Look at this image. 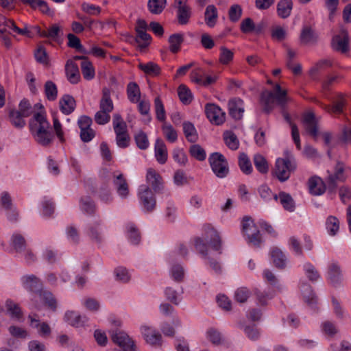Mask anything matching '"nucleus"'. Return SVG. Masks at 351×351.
<instances>
[{"label":"nucleus","instance_id":"1","mask_svg":"<svg viewBox=\"0 0 351 351\" xmlns=\"http://www.w3.org/2000/svg\"><path fill=\"white\" fill-rule=\"evenodd\" d=\"M29 129L35 141L38 144L47 147L52 143L54 136L43 110L34 114L29 121Z\"/></svg>","mask_w":351,"mask_h":351},{"label":"nucleus","instance_id":"2","mask_svg":"<svg viewBox=\"0 0 351 351\" xmlns=\"http://www.w3.org/2000/svg\"><path fill=\"white\" fill-rule=\"evenodd\" d=\"M288 100L287 90L282 89L278 84L274 86L273 91L265 90L261 95L263 110L266 113H269L274 108L276 104L284 108Z\"/></svg>","mask_w":351,"mask_h":351},{"label":"nucleus","instance_id":"3","mask_svg":"<svg viewBox=\"0 0 351 351\" xmlns=\"http://www.w3.org/2000/svg\"><path fill=\"white\" fill-rule=\"evenodd\" d=\"M296 167L293 154L289 151H285L284 158H279L276 160L272 173L280 182H283L289 180Z\"/></svg>","mask_w":351,"mask_h":351},{"label":"nucleus","instance_id":"4","mask_svg":"<svg viewBox=\"0 0 351 351\" xmlns=\"http://www.w3.org/2000/svg\"><path fill=\"white\" fill-rule=\"evenodd\" d=\"M242 230L247 243L255 247H260L263 241L261 234L251 217H243L242 221Z\"/></svg>","mask_w":351,"mask_h":351},{"label":"nucleus","instance_id":"5","mask_svg":"<svg viewBox=\"0 0 351 351\" xmlns=\"http://www.w3.org/2000/svg\"><path fill=\"white\" fill-rule=\"evenodd\" d=\"M214 173L219 178H225L229 173L228 164L226 158L219 152L210 154L208 158Z\"/></svg>","mask_w":351,"mask_h":351},{"label":"nucleus","instance_id":"6","mask_svg":"<svg viewBox=\"0 0 351 351\" xmlns=\"http://www.w3.org/2000/svg\"><path fill=\"white\" fill-rule=\"evenodd\" d=\"M32 306L36 310L42 308L41 302H43L48 308L55 311L57 308V301L53 294L47 290H41L34 295L32 299Z\"/></svg>","mask_w":351,"mask_h":351},{"label":"nucleus","instance_id":"7","mask_svg":"<svg viewBox=\"0 0 351 351\" xmlns=\"http://www.w3.org/2000/svg\"><path fill=\"white\" fill-rule=\"evenodd\" d=\"M203 238L215 251L221 253V239L218 232L209 223L204 224L202 227Z\"/></svg>","mask_w":351,"mask_h":351},{"label":"nucleus","instance_id":"8","mask_svg":"<svg viewBox=\"0 0 351 351\" xmlns=\"http://www.w3.org/2000/svg\"><path fill=\"white\" fill-rule=\"evenodd\" d=\"M111 338L113 342L121 347L123 351H135L134 341L126 332L116 330L112 333Z\"/></svg>","mask_w":351,"mask_h":351},{"label":"nucleus","instance_id":"9","mask_svg":"<svg viewBox=\"0 0 351 351\" xmlns=\"http://www.w3.org/2000/svg\"><path fill=\"white\" fill-rule=\"evenodd\" d=\"M138 197L145 211L152 212L154 210L156 202L154 193L149 186H141L138 192Z\"/></svg>","mask_w":351,"mask_h":351},{"label":"nucleus","instance_id":"10","mask_svg":"<svg viewBox=\"0 0 351 351\" xmlns=\"http://www.w3.org/2000/svg\"><path fill=\"white\" fill-rule=\"evenodd\" d=\"M332 47L334 50L342 54L350 51V38L348 32L343 29L339 34L335 35L332 39Z\"/></svg>","mask_w":351,"mask_h":351},{"label":"nucleus","instance_id":"11","mask_svg":"<svg viewBox=\"0 0 351 351\" xmlns=\"http://www.w3.org/2000/svg\"><path fill=\"white\" fill-rule=\"evenodd\" d=\"M205 112L209 121L215 125L222 124L226 119V114L215 104H208L205 106Z\"/></svg>","mask_w":351,"mask_h":351},{"label":"nucleus","instance_id":"12","mask_svg":"<svg viewBox=\"0 0 351 351\" xmlns=\"http://www.w3.org/2000/svg\"><path fill=\"white\" fill-rule=\"evenodd\" d=\"M141 330L147 343L153 346H160L162 345V335L158 331L147 326H143Z\"/></svg>","mask_w":351,"mask_h":351},{"label":"nucleus","instance_id":"13","mask_svg":"<svg viewBox=\"0 0 351 351\" xmlns=\"http://www.w3.org/2000/svg\"><path fill=\"white\" fill-rule=\"evenodd\" d=\"M302 123L307 133L315 140H317L321 134L318 130L317 123L315 117L312 112H307L304 115Z\"/></svg>","mask_w":351,"mask_h":351},{"label":"nucleus","instance_id":"14","mask_svg":"<svg viewBox=\"0 0 351 351\" xmlns=\"http://www.w3.org/2000/svg\"><path fill=\"white\" fill-rule=\"evenodd\" d=\"M101 226V220H98L93 223H89L87 226L86 230V234L89 237L90 241L98 245H100L104 240Z\"/></svg>","mask_w":351,"mask_h":351},{"label":"nucleus","instance_id":"15","mask_svg":"<svg viewBox=\"0 0 351 351\" xmlns=\"http://www.w3.org/2000/svg\"><path fill=\"white\" fill-rule=\"evenodd\" d=\"M178 23L181 25H187L192 16V10L188 4H175Z\"/></svg>","mask_w":351,"mask_h":351},{"label":"nucleus","instance_id":"16","mask_svg":"<svg viewBox=\"0 0 351 351\" xmlns=\"http://www.w3.org/2000/svg\"><path fill=\"white\" fill-rule=\"evenodd\" d=\"M230 115L235 120H240L244 112L243 101L240 98H234L228 102Z\"/></svg>","mask_w":351,"mask_h":351},{"label":"nucleus","instance_id":"17","mask_svg":"<svg viewBox=\"0 0 351 351\" xmlns=\"http://www.w3.org/2000/svg\"><path fill=\"white\" fill-rule=\"evenodd\" d=\"M23 285L25 289L34 293H39L42 289L40 280L34 275L25 276L22 278Z\"/></svg>","mask_w":351,"mask_h":351},{"label":"nucleus","instance_id":"18","mask_svg":"<svg viewBox=\"0 0 351 351\" xmlns=\"http://www.w3.org/2000/svg\"><path fill=\"white\" fill-rule=\"evenodd\" d=\"M343 280V271L337 262L330 263V287H339Z\"/></svg>","mask_w":351,"mask_h":351},{"label":"nucleus","instance_id":"19","mask_svg":"<svg viewBox=\"0 0 351 351\" xmlns=\"http://www.w3.org/2000/svg\"><path fill=\"white\" fill-rule=\"evenodd\" d=\"M113 183L119 195L123 198H126L129 195V186L123 175L121 173L118 175L114 173Z\"/></svg>","mask_w":351,"mask_h":351},{"label":"nucleus","instance_id":"20","mask_svg":"<svg viewBox=\"0 0 351 351\" xmlns=\"http://www.w3.org/2000/svg\"><path fill=\"white\" fill-rule=\"evenodd\" d=\"M155 157L160 164H165L168 158L167 146L162 139L158 138L154 145Z\"/></svg>","mask_w":351,"mask_h":351},{"label":"nucleus","instance_id":"21","mask_svg":"<svg viewBox=\"0 0 351 351\" xmlns=\"http://www.w3.org/2000/svg\"><path fill=\"white\" fill-rule=\"evenodd\" d=\"M65 71L66 77L71 84H77L80 82V74L78 66L73 61L69 60L66 62Z\"/></svg>","mask_w":351,"mask_h":351},{"label":"nucleus","instance_id":"22","mask_svg":"<svg viewBox=\"0 0 351 351\" xmlns=\"http://www.w3.org/2000/svg\"><path fill=\"white\" fill-rule=\"evenodd\" d=\"M308 184L309 192L313 195H320L326 191V186L323 180L317 176L311 178Z\"/></svg>","mask_w":351,"mask_h":351},{"label":"nucleus","instance_id":"23","mask_svg":"<svg viewBox=\"0 0 351 351\" xmlns=\"http://www.w3.org/2000/svg\"><path fill=\"white\" fill-rule=\"evenodd\" d=\"M270 256L276 267L280 269L285 268L287 259L280 249L277 247H273L271 250Z\"/></svg>","mask_w":351,"mask_h":351},{"label":"nucleus","instance_id":"24","mask_svg":"<svg viewBox=\"0 0 351 351\" xmlns=\"http://www.w3.org/2000/svg\"><path fill=\"white\" fill-rule=\"evenodd\" d=\"M345 165L341 162H337L334 167V172L330 175V189L335 186L336 182H345L347 176L345 174Z\"/></svg>","mask_w":351,"mask_h":351},{"label":"nucleus","instance_id":"25","mask_svg":"<svg viewBox=\"0 0 351 351\" xmlns=\"http://www.w3.org/2000/svg\"><path fill=\"white\" fill-rule=\"evenodd\" d=\"M28 319L30 320V326L38 329V333L40 336L43 337L50 336L51 330L47 323H40L39 319H36L32 315H29Z\"/></svg>","mask_w":351,"mask_h":351},{"label":"nucleus","instance_id":"26","mask_svg":"<svg viewBox=\"0 0 351 351\" xmlns=\"http://www.w3.org/2000/svg\"><path fill=\"white\" fill-rule=\"evenodd\" d=\"M59 105L62 113L70 114L75 108V101L72 96L64 95L60 98Z\"/></svg>","mask_w":351,"mask_h":351},{"label":"nucleus","instance_id":"27","mask_svg":"<svg viewBox=\"0 0 351 351\" xmlns=\"http://www.w3.org/2000/svg\"><path fill=\"white\" fill-rule=\"evenodd\" d=\"M318 36L317 34L308 26L304 27L302 29L300 40L302 45H313L317 43Z\"/></svg>","mask_w":351,"mask_h":351},{"label":"nucleus","instance_id":"28","mask_svg":"<svg viewBox=\"0 0 351 351\" xmlns=\"http://www.w3.org/2000/svg\"><path fill=\"white\" fill-rule=\"evenodd\" d=\"M110 90L107 87L102 89V97L99 101V108L101 110L111 112L113 110L114 105L110 97Z\"/></svg>","mask_w":351,"mask_h":351},{"label":"nucleus","instance_id":"29","mask_svg":"<svg viewBox=\"0 0 351 351\" xmlns=\"http://www.w3.org/2000/svg\"><path fill=\"white\" fill-rule=\"evenodd\" d=\"M146 180L155 191L161 189L162 177L154 169L152 168L147 169Z\"/></svg>","mask_w":351,"mask_h":351},{"label":"nucleus","instance_id":"30","mask_svg":"<svg viewBox=\"0 0 351 351\" xmlns=\"http://www.w3.org/2000/svg\"><path fill=\"white\" fill-rule=\"evenodd\" d=\"M330 114H341L344 112L346 101L344 98L337 95L330 97Z\"/></svg>","mask_w":351,"mask_h":351},{"label":"nucleus","instance_id":"31","mask_svg":"<svg viewBox=\"0 0 351 351\" xmlns=\"http://www.w3.org/2000/svg\"><path fill=\"white\" fill-rule=\"evenodd\" d=\"M65 321L72 326L80 327L86 322V317H82L75 311H67L64 315Z\"/></svg>","mask_w":351,"mask_h":351},{"label":"nucleus","instance_id":"32","mask_svg":"<svg viewBox=\"0 0 351 351\" xmlns=\"http://www.w3.org/2000/svg\"><path fill=\"white\" fill-rule=\"evenodd\" d=\"M5 307L8 313L12 319L20 321L23 317V312L18 304L11 300H7L5 302Z\"/></svg>","mask_w":351,"mask_h":351},{"label":"nucleus","instance_id":"33","mask_svg":"<svg viewBox=\"0 0 351 351\" xmlns=\"http://www.w3.org/2000/svg\"><path fill=\"white\" fill-rule=\"evenodd\" d=\"M127 96L129 101L132 103H138L141 99V90L138 85L134 82H130L127 85Z\"/></svg>","mask_w":351,"mask_h":351},{"label":"nucleus","instance_id":"34","mask_svg":"<svg viewBox=\"0 0 351 351\" xmlns=\"http://www.w3.org/2000/svg\"><path fill=\"white\" fill-rule=\"evenodd\" d=\"M292 8L291 0H280L277 4L278 15L282 19H286L290 16Z\"/></svg>","mask_w":351,"mask_h":351},{"label":"nucleus","instance_id":"35","mask_svg":"<svg viewBox=\"0 0 351 351\" xmlns=\"http://www.w3.org/2000/svg\"><path fill=\"white\" fill-rule=\"evenodd\" d=\"M182 127L186 140L191 143L196 142L198 139V134L194 125L190 121H184Z\"/></svg>","mask_w":351,"mask_h":351},{"label":"nucleus","instance_id":"36","mask_svg":"<svg viewBox=\"0 0 351 351\" xmlns=\"http://www.w3.org/2000/svg\"><path fill=\"white\" fill-rule=\"evenodd\" d=\"M63 35L60 27L58 24H53L47 30H44L42 34L43 38H48L53 41L58 42Z\"/></svg>","mask_w":351,"mask_h":351},{"label":"nucleus","instance_id":"37","mask_svg":"<svg viewBox=\"0 0 351 351\" xmlns=\"http://www.w3.org/2000/svg\"><path fill=\"white\" fill-rule=\"evenodd\" d=\"M204 18L205 23L208 27H213L215 25L218 18V13L217 9L215 5H210L207 6L204 13Z\"/></svg>","mask_w":351,"mask_h":351},{"label":"nucleus","instance_id":"38","mask_svg":"<svg viewBox=\"0 0 351 351\" xmlns=\"http://www.w3.org/2000/svg\"><path fill=\"white\" fill-rule=\"evenodd\" d=\"M282 115H283L285 121L290 125V126L291 128V136H292L293 140L296 145L297 149L299 150L301 149V143H300L299 130H298L297 125L295 123H292L291 117L287 112L283 110Z\"/></svg>","mask_w":351,"mask_h":351},{"label":"nucleus","instance_id":"39","mask_svg":"<svg viewBox=\"0 0 351 351\" xmlns=\"http://www.w3.org/2000/svg\"><path fill=\"white\" fill-rule=\"evenodd\" d=\"M301 291L304 302L311 307H313L317 300L311 287L308 284H304L301 288Z\"/></svg>","mask_w":351,"mask_h":351},{"label":"nucleus","instance_id":"40","mask_svg":"<svg viewBox=\"0 0 351 351\" xmlns=\"http://www.w3.org/2000/svg\"><path fill=\"white\" fill-rule=\"evenodd\" d=\"M80 208L86 214L93 215L95 214L97 208L95 202L90 197H84L80 199Z\"/></svg>","mask_w":351,"mask_h":351},{"label":"nucleus","instance_id":"41","mask_svg":"<svg viewBox=\"0 0 351 351\" xmlns=\"http://www.w3.org/2000/svg\"><path fill=\"white\" fill-rule=\"evenodd\" d=\"M138 68L143 71L146 75L150 76H157L160 75L161 69L160 67L154 62H149L147 63H140Z\"/></svg>","mask_w":351,"mask_h":351},{"label":"nucleus","instance_id":"42","mask_svg":"<svg viewBox=\"0 0 351 351\" xmlns=\"http://www.w3.org/2000/svg\"><path fill=\"white\" fill-rule=\"evenodd\" d=\"M184 42L182 34H173L169 38V50L173 53H176L180 50L181 45Z\"/></svg>","mask_w":351,"mask_h":351},{"label":"nucleus","instance_id":"43","mask_svg":"<svg viewBox=\"0 0 351 351\" xmlns=\"http://www.w3.org/2000/svg\"><path fill=\"white\" fill-rule=\"evenodd\" d=\"M112 125L115 134L128 132L127 124L119 114L113 115Z\"/></svg>","mask_w":351,"mask_h":351},{"label":"nucleus","instance_id":"44","mask_svg":"<svg viewBox=\"0 0 351 351\" xmlns=\"http://www.w3.org/2000/svg\"><path fill=\"white\" fill-rule=\"evenodd\" d=\"M253 161L256 169L262 174H265L269 171V165L265 158L261 154H256L254 156Z\"/></svg>","mask_w":351,"mask_h":351},{"label":"nucleus","instance_id":"45","mask_svg":"<svg viewBox=\"0 0 351 351\" xmlns=\"http://www.w3.org/2000/svg\"><path fill=\"white\" fill-rule=\"evenodd\" d=\"M162 131L164 136L169 143H175L178 140V133L177 131L173 128V127L166 122H165L162 125Z\"/></svg>","mask_w":351,"mask_h":351},{"label":"nucleus","instance_id":"46","mask_svg":"<svg viewBox=\"0 0 351 351\" xmlns=\"http://www.w3.org/2000/svg\"><path fill=\"white\" fill-rule=\"evenodd\" d=\"M280 204L283 208L289 211H293L295 208V203L291 196L285 192H280L278 195Z\"/></svg>","mask_w":351,"mask_h":351},{"label":"nucleus","instance_id":"47","mask_svg":"<svg viewBox=\"0 0 351 351\" xmlns=\"http://www.w3.org/2000/svg\"><path fill=\"white\" fill-rule=\"evenodd\" d=\"M11 246L16 252H22L26 248V241L20 234H14L11 239Z\"/></svg>","mask_w":351,"mask_h":351},{"label":"nucleus","instance_id":"48","mask_svg":"<svg viewBox=\"0 0 351 351\" xmlns=\"http://www.w3.org/2000/svg\"><path fill=\"white\" fill-rule=\"evenodd\" d=\"M223 140L226 145L232 150H236L239 148V141L237 136L232 131H226L223 133Z\"/></svg>","mask_w":351,"mask_h":351},{"label":"nucleus","instance_id":"49","mask_svg":"<svg viewBox=\"0 0 351 351\" xmlns=\"http://www.w3.org/2000/svg\"><path fill=\"white\" fill-rule=\"evenodd\" d=\"M166 3V0H149L147 7L152 14H159L165 9Z\"/></svg>","mask_w":351,"mask_h":351},{"label":"nucleus","instance_id":"50","mask_svg":"<svg viewBox=\"0 0 351 351\" xmlns=\"http://www.w3.org/2000/svg\"><path fill=\"white\" fill-rule=\"evenodd\" d=\"M239 166L242 172L245 174L249 175L252 172L253 168L250 160L244 153H241L239 155Z\"/></svg>","mask_w":351,"mask_h":351},{"label":"nucleus","instance_id":"51","mask_svg":"<svg viewBox=\"0 0 351 351\" xmlns=\"http://www.w3.org/2000/svg\"><path fill=\"white\" fill-rule=\"evenodd\" d=\"M329 66V63L327 60H321L316 63L313 67L309 70V75L315 79L317 75L322 73L324 71H326Z\"/></svg>","mask_w":351,"mask_h":351},{"label":"nucleus","instance_id":"52","mask_svg":"<svg viewBox=\"0 0 351 351\" xmlns=\"http://www.w3.org/2000/svg\"><path fill=\"white\" fill-rule=\"evenodd\" d=\"M220 53L219 57V61L223 65L229 64L233 60L234 52L233 51L228 49L224 46L220 47Z\"/></svg>","mask_w":351,"mask_h":351},{"label":"nucleus","instance_id":"53","mask_svg":"<svg viewBox=\"0 0 351 351\" xmlns=\"http://www.w3.org/2000/svg\"><path fill=\"white\" fill-rule=\"evenodd\" d=\"M81 69L83 77L85 80H90L94 78L95 73L92 63L89 60L82 61Z\"/></svg>","mask_w":351,"mask_h":351},{"label":"nucleus","instance_id":"54","mask_svg":"<svg viewBox=\"0 0 351 351\" xmlns=\"http://www.w3.org/2000/svg\"><path fill=\"white\" fill-rule=\"evenodd\" d=\"M154 110L156 119L165 123L166 120L165 110L162 101L159 97H156L154 99Z\"/></svg>","mask_w":351,"mask_h":351},{"label":"nucleus","instance_id":"55","mask_svg":"<svg viewBox=\"0 0 351 351\" xmlns=\"http://www.w3.org/2000/svg\"><path fill=\"white\" fill-rule=\"evenodd\" d=\"M178 94L180 101L184 104H189L193 99L191 90L184 84L179 86Z\"/></svg>","mask_w":351,"mask_h":351},{"label":"nucleus","instance_id":"56","mask_svg":"<svg viewBox=\"0 0 351 351\" xmlns=\"http://www.w3.org/2000/svg\"><path fill=\"white\" fill-rule=\"evenodd\" d=\"M45 93L46 97L49 101H54L57 99V86L52 81L46 82L45 84Z\"/></svg>","mask_w":351,"mask_h":351},{"label":"nucleus","instance_id":"57","mask_svg":"<svg viewBox=\"0 0 351 351\" xmlns=\"http://www.w3.org/2000/svg\"><path fill=\"white\" fill-rule=\"evenodd\" d=\"M189 153L192 157L199 161L204 160L206 157L205 150L198 144L192 145L189 148Z\"/></svg>","mask_w":351,"mask_h":351},{"label":"nucleus","instance_id":"58","mask_svg":"<svg viewBox=\"0 0 351 351\" xmlns=\"http://www.w3.org/2000/svg\"><path fill=\"white\" fill-rule=\"evenodd\" d=\"M207 339L214 345H219L222 343L224 339L220 332L215 328H210L206 332Z\"/></svg>","mask_w":351,"mask_h":351},{"label":"nucleus","instance_id":"59","mask_svg":"<svg viewBox=\"0 0 351 351\" xmlns=\"http://www.w3.org/2000/svg\"><path fill=\"white\" fill-rule=\"evenodd\" d=\"M68 38V46L71 48H74L81 53H86L87 51L84 47L82 45L80 40L78 37L73 34H69L67 35Z\"/></svg>","mask_w":351,"mask_h":351},{"label":"nucleus","instance_id":"60","mask_svg":"<svg viewBox=\"0 0 351 351\" xmlns=\"http://www.w3.org/2000/svg\"><path fill=\"white\" fill-rule=\"evenodd\" d=\"M128 238L133 244H138L141 241V234L134 223H129L127 226Z\"/></svg>","mask_w":351,"mask_h":351},{"label":"nucleus","instance_id":"61","mask_svg":"<svg viewBox=\"0 0 351 351\" xmlns=\"http://www.w3.org/2000/svg\"><path fill=\"white\" fill-rule=\"evenodd\" d=\"M24 117L17 110H12L10 112V119L11 123L16 128H22L25 125V121L23 119Z\"/></svg>","mask_w":351,"mask_h":351},{"label":"nucleus","instance_id":"62","mask_svg":"<svg viewBox=\"0 0 351 351\" xmlns=\"http://www.w3.org/2000/svg\"><path fill=\"white\" fill-rule=\"evenodd\" d=\"M258 191L259 195L265 202H268L272 198L276 201L278 200V195L274 194L271 190L267 185H261L258 188Z\"/></svg>","mask_w":351,"mask_h":351},{"label":"nucleus","instance_id":"63","mask_svg":"<svg viewBox=\"0 0 351 351\" xmlns=\"http://www.w3.org/2000/svg\"><path fill=\"white\" fill-rule=\"evenodd\" d=\"M134 140L137 147L142 150H145L149 147V143L147 136L143 131L138 132L134 136Z\"/></svg>","mask_w":351,"mask_h":351},{"label":"nucleus","instance_id":"64","mask_svg":"<svg viewBox=\"0 0 351 351\" xmlns=\"http://www.w3.org/2000/svg\"><path fill=\"white\" fill-rule=\"evenodd\" d=\"M17 111L22 114L25 117H29L34 112L31 104L26 99H23L21 101L19 105V110Z\"/></svg>","mask_w":351,"mask_h":351}]
</instances>
